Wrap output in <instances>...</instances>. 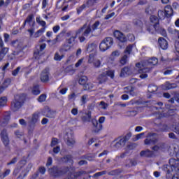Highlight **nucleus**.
I'll return each instance as SVG.
<instances>
[{"instance_id":"62","label":"nucleus","mask_w":179,"mask_h":179,"mask_svg":"<svg viewBox=\"0 0 179 179\" xmlns=\"http://www.w3.org/2000/svg\"><path fill=\"white\" fill-rule=\"evenodd\" d=\"M136 146H138V145L135 143H130L129 145H128L127 148L129 149V150H132L134 149H135V148H136Z\"/></svg>"},{"instance_id":"15","label":"nucleus","mask_w":179,"mask_h":179,"mask_svg":"<svg viewBox=\"0 0 179 179\" xmlns=\"http://www.w3.org/2000/svg\"><path fill=\"white\" fill-rule=\"evenodd\" d=\"M126 143L127 141L122 137H120L117 138V141L113 146L115 149H120V148H124Z\"/></svg>"},{"instance_id":"46","label":"nucleus","mask_w":179,"mask_h":179,"mask_svg":"<svg viewBox=\"0 0 179 179\" xmlns=\"http://www.w3.org/2000/svg\"><path fill=\"white\" fill-rule=\"evenodd\" d=\"M62 58H64V55H59V53L58 52H57L55 54V56H54L55 61H61Z\"/></svg>"},{"instance_id":"59","label":"nucleus","mask_w":179,"mask_h":179,"mask_svg":"<svg viewBox=\"0 0 179 179\" xmlns=\"http://www.w3.org/2000/svg\"><path fill=\"white\" fill-rule=\"evenodd\" d=\"M20 170H22V168L17 165V167L15 169L14 171H13V174L15 176H17V174H19V173H20Z\"/></svg>"},{"instance_id":"39","label":"nucleus","mask_w":179,"mask_h":179,"mask_svg":"<svg viewBox=\"0 0 179 179\" xmlns=\"http://www.w3.org/2000/svg\"><path fill=\"white\" fill-rule=\"evenodd\" d=\"M129 73V67H124L122 69L120 76H125Z\"/></svg>"},{"instance_id":"3","label":"nucleus","mask_w":179,"mask_h":179,"mask_svg":"<svg viewBox=\"0 0 179 179\" xmlns=\"http://www.w3.org/2000/svg\"><path fill=\"white\" fill-rule=\"evenodd\" d=\"M150 20L151 23H153L155 26V30L159 34H161V36H163L164 37L167 36V31H166V29L160 27V24L159 22V18L155 15H151L150 17Z\"/></svg>"},{"instance_id":"45","label":"nucleus","mask_w":179,"mask_h":179,"mask_svg":"<svg viewBox=\"0 0 179 179\" xmlns=\"http://www.w3.org/2000/svg\"><path fill=\"white\" fill-rule=\"evenodd\" d=\"M71 49V46H69V45L68 44H64L62 46V48H60L59 51L61 52H64V51H68V50Z\"/></svg>"},{"instance_id":"56","label":"nucleus","mask_w":179,"mask_h":179,"mask_svg":"<svg viewBox=\"0 0 179 179\" xmlns=\"http://www.w3.org/2000/svg\"><path fill=\"white\" fill-rule=\"evenodd\" d=\"M87 94H84L81 97V102H82V104H86V102L87 101Z\"/></svg>"},{"instance_id":"2","label":"nucleus","mask_w":179,"mask_h":179,"mask_svg":"<svg viewBox=\"0 0 179 179\" xmlns=\"http://www.w3.org/2000/svg\"><path fill=\"white\" fill-rule=\"evenodd\" d=\"M25 100L26 96L24 94L16 95L15 96V99L11 102V110L14 113H16V111L20 110V108L23 107Z\"/></svg>"},{"instance_id":"10","label":"nucleus","mask_w":179,"mask_h":179,"mask_svg":"<svg viewBox=\"0 0 179 179\" xmlns=\"http://www.w3.org/2000/svg\"><path fill=\"white\" fill-rule=\"evenodd\" d=\"M66 143L67 146H69V148H73L75 146V143H76V141H75V138H73V134L72 133H66Z\"/></svg>"},{"instance_id":"5","label":"nucleus","mask_w":179,"mask_h":179,"mask_svg":"<svg viewBox=\"0 0 179 179\" xmlns=\"http://www.w3.org/2000/svg\"><path fill=\"white\" fill-rule=\"evenodd\" d=\"M107 76H110L111 79H114V71H107L99 74L97 78L99 84L103 85V83H106V82L108 80V78Z\"/></svg>"},{"instance_id":"32","label":"nucleus","mask_w":179,"mask_h":179,"mask_svg":"<svg viewBox=\"0 0 179 179\" xmlns=\"http://www.w3.org/2000/svg\"><path fill=\"white\" fill-rule=\"evenodd\" d=\"M8 101V99H6V96H3L0 98V108H2V107H5L6 106V103Z\"/></svg>"},{"instance_id":"37","label":"nucleus","mask_w":179,"mask_h":179,"mask_svg":"<svg viewBox=\"0 0 179 179\" xmlns=\"http://www.w3.org/2000/svg\"><path fill=\"white\" fill-rule=\"evenodd\" d=\"M97 1L99 0H87L86 2L87 7L90 8L94 6V4L97 3Z\"/></svg>"},{"instance_id":"47","label":"nucleus","mask_w":179,"mask_h":179,"mask_svg":"<svg viewBox=\"0 0 179 179\" xmlns=\"http://www.w3.org/2000/svg\"><path fill=\"white\" fill-rule=\"evenodd\" d=\"M45 99H47V95L45 94H43L38 98V101H39V103H44Z\"/></svg>"},{"instance_id":"31","label":"nucleus","mask_w":179,"mask_h":179,"mask_svg":"<svg viewBox=\"0 0 179 179\" xmlns=\"http://www.w3.org/2000/svg\"><path fill=\"white\" fill-rule=\"evenodd\" d=\"M133 24L136 26V27H142L143 26V22L141 20L134 19L133 20Z\"/></svg>"},{"instance_id":"12","label":"nucleus","mask_w":179,"mask_h":179,"mask_svg":"<svg viewBox=\"0 0 179 179\" xmlns=\"http://www.w3.org/2000/svg\"><path fill=\"white\" fill-rule=\"evenodd\" d=\"M1 141L6 148L9 147V137H8V132L6 129H3L1 133Z\"/></svg>"},{"instance_id":"21","label":"nucleus","mask_w":179,"mask_h":179,"mask_svg":"<svg viewBox=\"0 0 179 179\" xmlns=\"http://www.w3.org/2000/svg\"><path fill=\"white\" fill-rule=\"evenodd\" d=\"M110 48H111L109 47L108 45V44L103 40L99 44V49H100V51H101L102 52L107 51V50H108Z\"/></svg>"},{"instance_id":"1","label":"nucleus","mask_w":179,"mask_h":179,"mask_svg":"<svg viewBox=\"0 0 179 179\" xmlns=\"http://www.w3.org/2000/svg\"><path fill=\"white\" fill-rule=\"evenodd\" d=\"M90 33H92V27L85 23L83 26L76 31L75 36H71L67 40V43L68 44L73 45L77 37H78L80 43H84V41H86V37H89V34H90Z\"/></svg>"},{"instance_id":"64","label":"nucleus","mask_w":179,"mask_h":179,"mask_svg":"<svg viewBox=\"0 0 179 179\" xmlns=\"http://www.w3.org/2000/svg\"><path fill=\"white\" fill-rule=\"evenodd\" d=\"M175 50L179 53V41L175 42Z\"/></svg>"},{"instance_id":"40","label":"nucleus","mask_w":179,"mask_h":179,"mask_svg":"<svg viewBox=\"0 0 179 179\" xmlns=\"http://www.w3.org/2000/svg\"><path fill=\"white\" fill-rule=\"evenodd\" d=\"M99 26H100V21H96L94 24H92L91 28V31H94V30H97L99 29Z\"/></svg>"},{"instance_id":"7","label":"nucleus","mask_w":179,"mask_h":179,"mask_svg":"<svg viewBox=\"0 0 179 179\" xmlns=\"http://www.w3.org/2000/svg\"><path fill=\"white\" fill-rule=\"evenodd\" d=\"M132 52V45H129L127 46L125 50H124V55L120 59V64L122 65H125L127 62H128V57L129 55H131V53Z\"/></svg>"},{"instance_id":"25","label":"nucleus","mask_w":179,"mask_h":179,"mask_svg":"<svg viewBox=\"0 0 179 179\" xmlns=\"http://www.w3.org/2000/svg\"><path fill=\"white\" fill-rule=\"evenodd\" d=\"M148 67L143 66V69L138 70V73H149L152 71V66H147Z\"/></svg>"},{"instance_id":"55","label":"nucleus","mask_w":179,"mask_h":179,"mask_svg":"<svg viewBox=\"0 0 179 179\" xmlns=\"http://www.w3.org/2000/svg\"><path fill=\"white\" fill-rule=\"evenodd\" d=\"M34 17V15L33 14L28 15V17L25 20V23H30L31 20H33Z\"/></svg>"},{"instance_id":"18","label":"nucleus","mask_w":179,"mask_h":179,"mask_svg":"<svg viewBox=\"0 0 179 179\" xmlns=\"http://www.w3.org/2000/svg\"><path fill=\"white\" fill-rule=\"evenodd\" d=\"M162 170L165 171L167 179H171V166L169 165H164Z\"/></svg>"},{"instance_id":"58","label":"nucleus","mask_w":179,"mask_h":179,"mask_svg":"<svg viewBox=\"0 0 179 179\" xmlns=\"http://www.w3.org/2000/svg\"><path fill=\"white\" fill-rule=\"evenodd\" d=\"M131 136H132V134L128 133L127 135L122 138L124 140V141L128 142V141H129V139L131 138Z\"/></svg>"},{"instance_id":"61","label":"nucleus","mask_w":179,"mask_h":179,"mask_svg":"<svg viewBox=\"0 0 179 179\" xmlns=\"http://www.w3.org/2000/svg\"><path fill=\"white\" fill-rule=\"evenodd\" d=\"M61 171H62V176H64V174H66V173L69 171V167L66 166L64 168H61Z\"/></svg>"},{"instance_id":"41","label":"nucleus","mask_w":179,"mask_h":179,"mask_svg":"<svg viewBox=\"0 0 179 179\" xmlns=\"http://www.w3.org/2000/svg\"><path fill=\"white\" fill-rule=\"evenodd\" d=\"M105 174H107V171L97 172L95 174H94L93 177L94 178H97V177H101V176H105Z\"/></svg>"},{"instance_id":"38","label":"nucleus","mask_w":179,"mask_h":179,"mask_svg":"<svg viewBox=\"0 0 179 179\" xmlns=\"http://www.w3.org/2000/svg\"><path fill=\"white\" fill-rule=\"evenodd\" d=\"M158 17L159 19H160L161 20H163L166 17V13L164 10H160L158 11Z\"/></svg>"},{"instance_id":"8","label":"nucleus","mask_w":179,"mask_h":179,"mask_svg":"<svg viewBox=\"0 0 179 179\" xmlns=\"http://www.w3.org/2000/svg\"><path fill=\"white\" fill-rule=\"evenodd\" d=\"M48 173L52 177H61V176H62V171H61V168L58 166H53L49 169Z\"/></svg>"},{"instance_id":"42","label":"nucleus","mask_w":179,"mask_h":179,"mask_svg":"<svg viewBox=\"0 0 179 179\" xmlns=\"http://www.w3.org/2000/svg\"><path fill=\"white\" fill-rule=\"evenodd\" d=\"M27 163V160L24 158H22V159H21L18 162L17 166H19L20 167H21L22 169L24 166H26Z\"/></svg>"},{"instance_id":"13","label":"nucleus","mask_w":179,"mask_h":179,"mask_svg":"<svg viewBox=\"0 0 179 179\" xmlns=\"http://www.w3.org/2000/svg\"><path fill=\"white\" fill-rule=\"evenodd\" d=\"M176 87H178L177 83H171L169 81H166L164 85H162L163 90H173V89H176Z\"/></svg>"},{"instance_id":"20","label":"nucleus","mask_w":179,"mask_h":179,"mask_svg":"<svg viewBox=\"0 0 179 179\" xmlns=\"http://www.w3.org/2000/svg\"><path fill=\"white\" fill-rule=\"evenodd\" d=\"M81 119L84 122H90V121H92V112L88 111L87 113H85V115L81 117Z\"/></svg>"},{"instance_id":"17","label":"nucleus","mask_w":179,"mask_h":179,"mask_svg":"<svg viewBox=\"0 0 179 179\" xmlns=\"http://www.w3.org/2000/svg\"><path fill=\"white\" fill-rule=\"evenodd\" d=\"M158 43L162 50H167V48H169V43L164 39V38H159Z\"/></svg>"},{"instance_id":"50","label":"nucleus","mask_w":179,"mask_h":179,"mask_svg":"<svg viewBox=\"0 0 179 179\" xmlns=\"http://www.w3.org/2000/svg\"><path fill=\"white\" fill-rule=\"evenodd\" d=\"M93 89V84L91 83H86L84 86V90H92Z\"/></svg>"},{"instance_id":"28","label":"nucleus","mask_w":179,"mask_h":179,"mask_svg":"<svg viewBox=\"0 0 179 179\" xmlns=\"http://www.w3.org/2000/svg\"><path fill=\"white\" fill-rule=\"evenodd\" d=\"M146 30L150 34H155V31H157L156 29H155V25L152 24L147 25Z\"/></svg>"},{"instance_id":"33","label":"nucleus","mask_w":179,"mask_h":179,"mask_svg":"<svg viewBox=\"0 0 179 179\" xmlns=\"http://www.w3.org/2000/svg\"><path fill=\"white\" fill-rule=\"evenodd\" d=\"M87 82V77L86 76H82L78 80L79 85H81L83 87L85 86V85H86Z\"/></svg>"},{"instance_id":"63","label":"nucleus","mask_w":179,"mask_h":179,"mask_svg":"<svg viewBox=\"0 0 179 179\" xmlns=\"http://www.w3.org/2000/svg\"><path fill=\"white\" fill-rule=\"evenodd\" d=\"M171 131L175 132L177 135H179V126L173 127Z\"/></svg>"},{"instance_id":"35","label":"nucleus","mask_w":179,"mask_h":179,"mask_svg":"<svg viewBox=\"0 0 179 179\" xmlns=\"http://www.w3.org/2000/svg\"><path fill=\"white\" fill-rule=\"evenodd\" d=\"M44 31H45V28H41V29L38 30L34 35V37L35 38H37L38 37H40V36H41V34H43V33H44Z\"/></svg>"},{"instance_id":"22","label":"nucleus","mask_w":179,"mask_h":179,"mask_svg":"<svg viewBox=\"0 0 179 179\" xmlns=\"http://www.w3.org/2000/svg\"><path fill=\"white\" fill-rule=\"evenodd\" d=\"M164 12H165V16L167 18L171 17V16H173V8H171V6L165 7Z\"/></svg>"},{"instance_id":"54","label":"nucleus","mask_w":179,"mask_h":179,"mask_svg":"<svg viewBox=\"0 0 179 179\" xmlns=\"http://www.w3.org/2000/svg\"><path fill=\"white\" fill-rule=\"evenodd\" d=\"M38 120V115L36 113L34 114L31 119V122H33V124H36V122H37Z\"/></svg>"},{"instance_id":"57","label":"nucleus","mask_w":179,"mask_h":179,"mask_svg":"<svg viewBox=\"0 0 179 179\" xmlns=\"http://www.w3.org/2000/svg\"><path fill=\"white\" fill-rule=\"evenodd\" d=\"M20 66H18L17 69H15L14 71H12L13 76H17V75L20 72Z\"/></svg>"},{"instance_id":"24","label":"nucleus","mask_w":179,"mask_h":179,"mask_svg":"<svg viewBox=\"0 0 179 179\" xmlns=\"http://www.w3.org/2000/svg\"><path fill=\"white\" fill-rule=\"evenodd\" d=\"M10 120V115L9 114V113H6L4 114V117L3 119V121H1V125H6L7 122H9V120Z\"/></svg>"},{"instance_id":"51","label":"nucleus","mask_w":179,"mask_h":179,"mask_svg":"<svg viewBox=\"0 0 179 179\" xmlns=\"http://www.w3.org/2000/svg\"><path fill=\"white\" fill-rule=\"evenodd\" d=\"M94 68H100L101 66V62L99 59L95 60L93 62Z\"/></svg>"},{"instance_id":"44","label":"nucleus","mask_w":179,"mask_h":179,"mask_svg":"<svg viewBox=\"0 0 179 179\" xmlns=\"http://www.w3.org/2000/svg\"><path fill=\"white\" fill-rule=\"evenodd\" d=\"M160 131H162V132H167L169 131V126L167 124H162L159 127Z\"/></svg>"},{"instance_id":"49","label":"nucleus","mask_w":179,"mask_h":179,"mask_svg":"<svg viewBox=\"0 0 179 179\" xmlns=\"http://www.w3.org/2000/svg\"><path fill=\"white\" fill-rule=\"evenodd\" d=\"M94 50H96V44L94 43H91L87 48V51H89L90 52H92Z\"/></svg>"},{"instance_id":"9","label":"nucleus","mask_w":179,"mask_h":179,"mask_svg":"<svg viewBox=\"0 0 179 179\" xmlns=\"http://www.w3.org/2000/svg\"><path fill=\"white\" fill-rule=\"evenodd\" d=\"M41 80L45 83L50 80V69L46 67L41 73Z\"/></svg>"},{"instance_id":"19","label":"nucleus","mask_w":179,"mask_h":179,"mask_svg":"<svg viewBox=\"0 0 179 179\" xmlns=\"http://www.w3.org/2000/svg\"><path fill=\"white\" fill-rule=\"evenodd\" d=\"M140 155L144 157H153L155 156V152L150 151V150H143L140 152Z\"/></svg>"},{"instance_id":"6","label":"nucleus","mask_w":179,"mask_h":179,"mask_svg":"<svg viewBox=\"0 0 179 179\" xmlns=\"http://www.w3.org/2000/svg\"><path fill=\"white\" fill-rule=\"evenodd\" d=\"M157 134L156 133H149L144 141L145 145H156L157 143Z\"/></svg>"},{"instance_id":"30","label":"nucleus","mask_w":179,"mask_h":179,"mask_svg":"<svg viewBox=\"0 0 179 179\" xmlns=\"http://www.w3.org/2000/svg\"><path fill=\"white\" fill-rule=\"evenodd\" d=\"M85 174H87V172H86V171H80L75 172L73 174V176L74 178H79V177H81L82 176H83Z\"/></svg>"},{"instance_id":"43","label":"nucleus","mask_w":179,"mask_h":179,"mask_svg":"<svg viewBox=\"0 0 179 179\" xmlns=\"http://www.w3.org/2000/svg\"><path fill=\"white\" fill-rule=\"evenodd\" d=\"M9 48H0V55H3L4 57L8 54Z\"/></svg>"},{"instance_id":"4","label":"nucleus","mask_w":179,"mask_h":179,"mask_svg":"<svg viewBox=\"0 0 179 179\" xmlns=\"http://www.w3.org/2000/svg\"><path fill=\"white\" fill-rule=\"evenodd\" d=\"M106 121V117H100L99 121L96 119L92 120V123L93 125V131L95 134H99L101 129H103V123Z\"/></svg>"},{"instance_id":"53","label":"nucleus","mask_w":179,"mask_h":179,"mask_svg":"<svg viewBox=\"0 0 179 179\" xmlns=\"http://www.w3.org/2000/svg\"><path fill=\"white\" fill-rule=\"evenodd\" d=\"M16 163H17V157L13 158L8 163H7V166H10Z\"/></svg>"},{"instance_id":"23","label":"nucleus","mask_w":179,"mask_h":179,"mask_svg":"<svg viewBox=\"0 0 179 179\" xmlns=\"http://www.w3.org/2000/svg\"><path fill=\"white\" fill-rule=\"evenodd\" d=\"M31 167H33V164L32 163L28 164L26 169L22 172V173L20 174V176L26 177V176H27V173H29V171L31 170Z\"/></svg>"},{"instance_id":"29","label":"nucleus","mask_w":179,"mask_h":179,"mask_svg":"<svg viewBox=\"0 0 179 179\" xmlns=\"http://www.w3.org/2000/svg\"><path fill=\"white\" fill-rule=\"evenodd\" d=\"M103 41L110 48L113 44H114V39H113L111 37H106L103 39Z\"/></svg>"},{"instance_id":"34","label":"nucleus","mask_w":179,"mask_h":179,"mask_svg":"<svg viewBox=\"0 0 179 179\" xmlns=\"http://www.w3.org/2000/svg\"><path fill=\"white\" fill-rule=\"evenodd\" d=\"M32 93L35 96L40 94V87L38 85H34L32 88Z\"/></svg>"},{"instance_id":"48","label":"nucleus","mask_w":179,"mask_h":179,"mask_svg":"<svg viewBox=\"0 0 179 179\" xmlns=\"http://www.w3.org/2000/svg\"><path fill=\"white\" fill-rule=\"evenodd\" d=\"M138 114L136 110H130L127 112V117H135Z\"/></svg>"},{"instance_id":"60","label":"nucleus","mask_w":179,"mask_h":179,"mask_svg":"<svg viewBox=\"0 0 179 179\" xmlns=\"http://www.w3.org/2000/svg\"><path fill=\"white\" fill-rule=\"evenodd\" d=\"M169 138H170V139H174L175 141L178 139V137H177V136H176V134L173 132L169 134Z\"/></svg>"},{"instance_id":"36","label":"nucleus","mask_w":179,"mask_h":179,"mask_svg":"<svg viewBox=\"0 0 179 179\" xmlns=\"http://www.w3.org/2000/svg\"><path fill=\"white\" fill-rule=\"evenodd\" d=\"M148 92L149 93H155V92H157V86L155 85H150L148 86Z\"/></svg>"},{"instance_id":"16","label":"nucleus","mask_w":179,"mask_h":179,"mask_svg":"<svg viewBox=\"0 0 179 179\" xmlns=\"http://www.w3.org/2000/svg\"><path fill=\"white\" fill-rule=\"evenodd\" d=\"M158 62H159V59H157V58L152 57L145 61V66H155V65H157Z\"/></svg>"},{"instance_id":"14","label":"nucleus","mask_w":179,"mask_h":179,"mask_svg":"<svg viewBox=\"0 0 179 179\" xmlns=\"http://www.w3.org/2000/svg\"><path fill=\"white\" fill-rule=\"evenodd\" d=\"M113 34L119 41H121V43H125V41H127V37H125V35H124L121 31H115Z\"/></svg>"},{"instance_id":"27","label":"nucleus","mask_w":179,"mask_h":179,"mask_svg":"<svg viewBox=\"0 0 179 179\" xmlns=\"http://www.w3.org/2000/svg\"><path fill=\"white\" fill-rule=\"evenodd\" d=\"M62 162L64 163H73L72 157L71 155H65L62 158Z\"/></svg>"},{"instance_id":"26","label":"nucleus","mask_w":179,"mask_h":179,"mask_svg":"<svg viewBox=\"0 0 179 179\" xmlns=\"http://www.w3.org/2000/svg\"><path fill=\"white\" fill-rule=\"evenodd\" d=\"M96 157V154H90L88 155H84L81 157V159H85L86 160H88L89 162H93L94 160V158Z\"/></svg>"},{"instance_id":"52","label":"nucleus","mask_w":179,"mask_h":179,"mask_svg":"<svg viewBox=\"0 0 179 179\" xmlns=\"http://www.w3.org/2000/svg\"><path fill=\"white\" fill-rule=\"evenodd\" d=\"M86 6H87L86 4H83L81 6L77 8L78 15H79L84 9H86Z\"/></svg>"},{"instance_id":"11","label":"nucleus","mask_w":179,"mask_h":179,"mask_svg":"<svg viewBox=\"0 0 179 179\" xmlns=\"http://www.w3.org/2000/svg\"><path fill=\"white\" fill-rule=\"evenodd\" d=\"M169 165L171 168V171H176L177 173H179V161L171 158L169 159Z\"/></svg>"}]
</instances>
